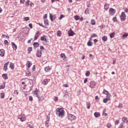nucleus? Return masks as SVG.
Here are the masks:
<instances>
[{
    "label": "nucleus",
    "instance_id": "1",
    "mask_svg": "<svg viewBox=\"0 0 128 128\" xmlns=\"http://www.w3.org/2000/svg\"><path fill=\"white\" fill-rule=\"evenodd\" d=\"M56 114L58 115V116H64V110H60V109L58 108L56 109Z\"/></svg>",
    "mask_w": 128,
    "mask_h": 128
},
{
    "label": "nucleus",
    "instance_id": "2",
    "mask_svg": "<svg viewBox=\"0 0 128 128\" xmlns=\"http://www.w3.org/2000/svg\"><path fill=\"white\" fill-rule=\"evenodd\" d=\"M126 16L124 14V12H122L120 16L121 21L124 22V20H126Z\"/></svg>",
    "mask_w": 128,
    "mask_h": 128
},
{
    "label": "nucleus",
    "instance_id": "3",
    "mask_svg": "<svg viewBox=\"0 0 128 128\" xmlns=\"http://www.w3.org/2000/svg\"><path fill=\"white\" fill-rule=\"evenodd\" d=\"M96 86V82H94V81H91L90 82V88H94Z\"/></svg>",
    "mask_w": 128,
    "mask_h": 128
},
{
    "label": "nucleus",
    "instance_id": "4",
    "mask_svg": "<svg viewBox=\"0 0 128 128\" xmlns=\"http://www.w3.org/2000/svg\"><path fill=\"white\" fill-rule=\"evenodd\" d=\"M116 12V10L115 9H114V8H110L109 10V14L110 16H114Z\"/></svg>",
    "mask_w": 128,
    "mask_h": 128
},
{
    "label": "nucleus",
    "instance_id": "5",
    "mask_svg": "<svg viewBox=\"0 0 128 128\" xmlns=\"http://www.w3.org/2000/svg\"><path fill=\"white\" fill-rule=\"evenodd\" d=\"M76 117L72 114H70L68 116V120H76Z\"/></svg>",
    "mask_w": 128,
    "mask_h": 128
},
{
    "label": "nucleus",
    "instance_id": "6",
    "mask_svg": "<svg viewBox=\"0 0 128 128\" xmlns=\"http://www.w3.org/2000/svg\"><path fill=\"white\" fill-rule=\"evenodd\" d=\"M18 118L22 122H24L26 120V116L24 115H19Z\"/></svg>",
    "mask_w": 128,
    "mask_h": 128
},
{
    "label": "nucleus",
    "instance_id": "7",
    "mask_svg": "<svg viewBox=\"0 0 128 128\" xmlns=\"http://www.w3.org/2000/svg\"><path fill=\"white\" fill-rule=\"evenodd\" d=\"M68 34L69 36H74L75 34L74 32L72 30V28H70V30L68 31Z\"/></svg>",
    "mask_w": 128,
    "mask_h": 128
},
{
    "label": "nucleus",
    "instance_id": "8",
    "mask_svg": "<svg viewBox=\"0 0 128 128\" xmlns=\"http://www.w3.org/2000/svg\"><path fill=\"white\" fill-rule=\"evenodd\" d=\"M38 36H40V31H37V32L35 34V36L34 38V40H36L38 38Z\"/></svg>",
    "mask_w": 128,
    "mask_h": 128
},
{
    "label": "nucleus",
    "instance_id": "9",
    "mask_svg": "<svg viewBox=\"0 0 128 128\" xmlns=\"http://www.w3.org/2000/svg\"><path fill=\"white\" fill-rule=\"evenodd\" d=\"M36 56L38 58H41L42 57V50L40 51L39 50H37V53L36 54Z\"/></svg>",
    "mask_w": 128,
    "mask_h": 128
},
{
    "label": "nucleus",
    "instance_id": "10",
    "mask_svg": "<svg viewBox=\"0 0 128 128\" xmlns=\"http://www.w3.org/2000/svg\"><path fill=\"white\" fill-rule=\"evenodd\" d=\"M38 90H34V92H33V94L34 96H36V98H38L40 96H38Z\"/></svg>",
    "mask_w": 128,
    "mask_h": 128
},
{
    "label": "nucleus",
    "instance_id": "11",
    "mask_svg": "<svg viewBox=\"0 0 128 128\" xmlns=\"http://www.w3.org/2000/svg\"><path fill=\"white\" fill-rule=\"evenodd\" d=\"M12 48L14 50H16V48H18V46L14 44V42H12Z\"/></svg>",
    "mask_w": 128,
    "mask_h": 128
},
{
    "label": "nucleus",
    "instance_id": "12",
    "mask_svg": "<svg viewBox=\"0 0 128 128\" xmlns=\"http://www.w3.org/2000/svg\"><path fill=\"white\" fill-rule=\"evenodd\" d=\"M4 50H0V56H4Z\"/></svg>",
    "mask_w": 128,
    "mask_h": 128
},
{
    "label": "nucleus",
    "instance_id": "13",
    "mask_svg": "<svg viewBox=\"0 0 128 128\" xmlns=\"http://www.w3.org/2000/svg\"><path fill=\"white\" fill-rule=\"evenodd\" d=\"M8 62H7L4 64V72H6L8 70Z\"/></svg>",
    "mask_w": 128,
    "mask_h": 128
},
{
    "label": "nucleus",
    "instance_id": "14",
    "mask_svg": "<svg viewBox=\"0 0 128 128\" xmlns=\"http://www.w3.org/2000/svg\"><path fill=\"white\" fill-rule=\"evenodd\" d=\"M50 16L52 22H54L56 20V16L52 15L51 14H50Z\"/></svg>",
    "mask_w": 128,
    "mask_h": 128
},
{
    "label": "nucleus",
    "instance_id": "15",
    "mask_svg": "<svg viewBox=\"0 0 128 128\" xmlns=\"http://www.w3.org/2000/svg\"><path fill=\"white\" fill-rule=\"evenodd\" d=\"M48 82H50V80L45 79L44 80L42 84H44V86H46V84H48Z\"/></svg>",
    "mask_w": 128,
    "mask_h": 128
},
{
    "label": "nucleus",
    "instance_id": "16",
    "mask_svg": "<svg viewBox=\"0 0 128 128\" xmlns=\"http://www.w3.org/2000/svg\"><path fill=\"white\" fill-rule=\"evenodd\" d=\"M94 116L95 118H98L99 116H100V114L98 112H95L94 113Z\"/></svg>",
    "mask_w": 128,
    "mask_h": 128
},
{
    "label": "nucleus",
    "instance_id": "17",
    "mask_svg": "<svg viewBox=\"0 0 128 128\" xmlns=\"http://www.w3.org/2000/svg\"><path fill=\"white\" fill-rule=\"evenodd\" d=\"M122 120L123 122H126V124H128V118L126 117H124L122 118Z\"/></svg>",
    "mask_w": 128,
    "mask_h": 128
},
{
    "label": "nucleus",
    "instance_id": "18",
    "mask_svg": "<svg viewBox=\"0 0 128 128\" xmlns=\"http://www.w3.org/2000/svg\"><path fill=\"white\" fill-rule=\"evenodd\" d=\"M50 70H52V68H50L48 66L44 68L45 72H50Z\"/></svg>",
    "mask_w": 128,
    "mask_h": 128
},
{
    "label": "nucleus",
    "instance_id": "19",
    "mask_svg": "<svg viewBox=\"0 0 128 128\" xmlns=\"http://www.w3.org/2000/svg\"><path fill=\"white\" fill-rule=\"evenodd\" d=\"M33 46L34 48H38L40 46V44L38 42H34L33 44Z\"/></svg>",
    "mask_w": 128,
    "mask_h": 128
},
{
    "label": "nucleus",
    "instance_id": "20",
    "mask_svg": "<svg viewBox=\"0 0 128 128\" xmlns=\"http://www.w3.org/2000/svg\"><path fill=\"white\" fill-rule=\"evenodd\" d=\"M102 40H103V42H106V40H108V36H102Z\"/></svg>",
    "mask_w": 128,
    "mask_h": 128
},
{
    "label": "nucleus",
    "instance_id": "21",
    "mask_svg": "<svg viewBox=\"0 0 128 128\" xmlns=\"http://www.w3.org/2000/svg\"><path fill=\"white\" fill-rule=\"evenodd\" d=\"M2 76L4 80H8V74H3L2 75Z\"/></svg>",
    "mask_w": 128,
    "mask_h": 128
},
{
    "label": "nucleus",
    "instance_id": "22",
    "mask_svg": "<svg viewBox=\"0 0 128 128\" xmlns=\"http://www.w3.org/2000/svg\"><path fill=\"white\" fill-rule=\"evenodd\" d=\"M86 106L88 110H90V102H86Z\"/></svg>",
    "mask_w": 128,
    "mask_h": 128
},
{
    "label": "nucleus",
    "instance_id": "23",
    "mask_svg": "<svg viewBox=\"0 0 128 128\" xmlns=\"http://www.w3.org/2000/svg\"><path fill=\"white\" fill-rule=\"evenodd\" d=\"M109 8L110 7L108 6V4H104V10H108Z\"/></svg>",
    "mask_w": 128,
    "mask_h": 128
},
{
    "label": "nucleus",
    "instance_id": "24",
    "mask_svg": "<svg viewBox=\"0 0 128 128\" xmlns=\"http://www.w3.org/2000/svg\"><path fill=\"white\" fill-rule=\"evenodd\" d=\"M39 102H42L44 100V96L40 97V96L38 98Z\"/></svg>",
    "mask_w": 128,
    "mask_h": 128
},
{
    "label": "nucleus",
    "instance_id": "25",
    "mask_svg": "<svg viewBox=\"0 0 128 128\" xmlns=\"http://www.w3.org/2000/svg\"><path fill=\"white\" fill-rule=\"evenodd\" d=\"M87 45L88 46H92V42L89 40L87 43Z\"/></svg>",
    "mask_w": 128,
    "mask_h": 128
},
{
    "label": "nucleus",
    "instance_id": "26",
    "mask_svg": "<svg viewBox=\"0 0 128 128\" xmlns=\"http://www.w3.org/2000/svg\"><path fill=\"white\" fill-rule=\"evenodd\" d=\"M114 32H112L110 34V38H114Z\"/></svg>",
    "mask_w": 128,
    "mask_h": 128
},
{
    "label": "nucleus",
    "instance_id": "27",
    "mask_svg": "<svg viewBox=\"0 0 128 128\" xmlns=\"http://www.w3.org/2000/svg\"><path fill=\"white\" fill-rule=\"evenodd\" d=\"M74 20H80V16H78L76 15L74 16Z\"/></svg>",
    "mask_w": 128,
    "mask_h": 128
},
{
    "label": "nucleus",
    "instance_id": "28",
    "mask_svg": "<svg viewBox=\"0 0 128 128\" xmlns=\"http://www.w3.org/2000/svg\"><path fill=\"white\" fill-rule=\"evenodd\" d=\"M28 54H30V52H32V47H30L28 48Z\"/></svg>",
    "mask_w": 128,
    "mask_h": 128
},
{
    "label": "nucleus",
    "instance_id": "29",
    "mask_svg": "<svg viewBox=\"0 0 128 128\" xmlns=\"http://www.w3.org/2000/svg\"><path fill=\"white\" fill-rule=\"evenodd\" d=\"M60 56L61 58H62V60H64V58H66V55L64 54H60Z\"/></svg>",
    "mask_w": 128,
    "mask_h": 128
},
{
    "label": "nucleus",
    "instance_id": "30",
    "mask_svg": "<svg viewBox=\"0 0 128 128\" xmlns=\"http://www.w3.org/2000/svg\"><path fill=\"white\" fill-rule=\"evenodd\" d=\"M103 94H106L108 95V92L106 90H103Z\"/></svg>",
    "mask_w": 128,
    "mask_h": 128
},
{
    "label": "nucleus",
    "instance_id": "31",
    "mask_svg": "<svg viewBox=\"0 0 128 128\" xmlns=\"http://www.w3.org/2000/svg\"><path fill=\"white\" fill-rule=\"evenodd\" d=\"M108 98H104V100H103V102L104 103V104H106V102H108Z\"/></svg>",
    "mask_w": 128,
    "mask_h": 128
},
{
    "label": "nucleus",
    "instance_id": "32",
    "mask_svg": "<svg viewBox=\"0 0 128 128\" xmlns=\"http://www.w3.org/2000/svg\"><path fill=\"white\" fill-rule=\"evenodd\" d=\"M90 71H87L86 73V76H90Z\"/></svg>",
    "mask_w": 128,
    "mask_h": 128
},
{
    "label": "nucleus",
    "instance_id": "33",
    "mask_svg": "<svg viewBox=\"0 0 128 128\" xmlns=\"http://www.w3.org/2000/svg\"><path fill=\"white\" fill-rule=\"evenodd\" d=\"M57 36H62V32L60 31H58Z\"/></svg>",
    "mask_w": 128,
    "mask_h": 128
},
{
    "label": "nucleus",
    "instance_id": "34",
    "mask_svg": "<svg viewBox=\"0 0 128 128\" xmlns=\"http://www.w3.org/2000/svg\"><path fill=\"white\" fill-rule=\"evenodd\" d=\"M10 67L11 70H14V65L13 64L11 63L10 64Z\"/></svg>",
    "mask_w": 128,
    "mask_h": 128
},
{
    "label": "nucleus",
    "instance_id": "35",
    "mask_svg": "<svg viewBox=\"0 0 128 128\" xmlns=\"http://www.w3.org/2000/svg\"><path fill=\"white\" fill-rule=\"evenodd\" d=\"M0 98H4V93H0Z\"/></svg>",
    "mask_w": 128,
    "mask_h": 128
},
{
    "label": "nucleus",
    "instance_id": "36",
    "mask_svg": "<svg viewBox=\"0 0 128 128\" xmlns=\"http://www.w3.org/2000/svg\"><path fill=\"white\" fill-rule=\"evenodd\" d=\"M112 20L114 22H118V19L116 16H114L112 18Z\"/></svg>",
    "mask_w": 128,
    "mask_h": 128
},
{
    "label": "nucleus",
    "instance_id": "37",
    "mask_svg": "<svg viewBox=\"0 0 128 128\" xmlns=\"http://www.w3.org/2000/svg\"><path fill=\"white\" fill-rule=\"evenodd\" d=\"M24 20L26 22H28V20H30V17H24Z\"/></svg>",
    "mask_w": 128,
    "mask_h": 128
},
{
    "label": "nucleus",
    "instance_id": "38",
    "mask_svg": "<svg viewBox=\"0 0 128 128\" xmlns=\"http://www.w3.org/2000/svg\"><path fill=\"white\" fill-rule=\"evenodd\" d=\"M91 24L92 26H94V24H96V21H94V20H92V21H91Z\"/></svg>",
    "mask_w": 128,
    "mask_h": 128
},
{
    "label": "nucleus",
    "instance_id": "39",
    "mask_svg": "<svg viewBox=\"0 0 128 128\" xmlns=\"http://www.w3.org/2000/svg\"><path fill=\"white\" fill-rule=\"evenodd\" d=\"M44 24L45 26H48V20H44Z\"/></svg>",
    "mask_w": 128,
    "mask_h": 128
},
{
    "label": "nucleus",
    "instance_id": "40",
    "mask_svg": "<svg viewBox=\"0 0 128 128\" xmlns=\"http://www.w3.org/2000/svg\"><path fill=\"white\" fill-rule=\"evenodd\" d=\"M88 12H90V10H88V8H87L84 11L85 14H88Z\"/></svg>",
    "mask_w": 128,
    "mask_h": 128
},
{
    "label": "nucleus",
    "instance_id": "41",
    "mask_svg": "<svg viewBox=\"0 0 128 128\" xmlns=\"http://www.w3.org/2000/svg\"><path fill=\"white\" fill-rule=\"evenodd\" d=\"M28 64L27 65V67L28 68H30V66H32V62H30L29 61H28Z\"/></svg>",
    "mask_w": 128,
    "mask_h": 128
},
{
    "label": "nucleus",
    "instance_id": "42",
    "mask_svg": "<svg viewBox=\"0 0 128 128\" xmlns=\"http://www.w3.org/2000/svg\"><path fill=\"white\" fill-rule=\"evenodd\" d=\"M98 36V35L96 34H92L91 36V38H96Z\"/></svg>",
    "mask_w": 128,
    "mask_h": 128
},
{
    "label": "nucleus",
    "instance_id": "43",
    "mask_svg": "<svg viewBox=\"0 0 128 128\" xmlns=\"http://www.w3.org/2000/svg\"><path fill=\"white\" fill-rule=\"evenodd\" d=\"M26 6H30V0H27L26 2Z\"/></svg>",
    "mask_w": 128,
    "mask_h": 128
},
{
    "label": "nucleus",
    "instance_id": "44",
    "mask_svg": "<svg viewBox=\"0 0 128 128\" xmlns=\"http://www.w3.org/2000/svg\"><path fill=\"white\" fill-rule=\"evenodd\" d=\"M45 124L46 126V128H48L49 126H48V121H46L45 122Z\"/></svg>",
    "mask_w": 128,
    "mask_h": 128
},
{
    "label": "nucleus",
    "instance_id": "45",
    "mask_svg": "<svg viewBox=\"0 0 128 128\" xmlns=\"http://www.w3.org/2000/svg\"><path fill=\"white\" fill-rule=\"evenodd\" d=\"M122 107V104H119V105L118 106V108H120Z\"/></svg>",
    "mask_w": 128,
    "mask_h": 128
},
{
    "label": "nucleus",
    "instance_id": "46",
    "mask_svg": "<svg viewBox=\"0 0 128 128\" xmlns=\"http://www.w3.org/2000/svg\"><path fill=\"white\" fill-rule=\"evenodd\" d=\"M106 126L108 128H112V125L110 124H107Z\"/></svg>",
    "mask_w": 128,
    "mask_h": 128
},
{
    "label": "nucleus",
    "instance_id": "47",
    "mask_svg": "<svg viewBox=\"0 0 128 128\" xmlns=\"http://www.w3.org/2000/svg\"><path fill=\"white\" fill-rule=\"evenodd\" d=\"M46 36H42L40 38V40H44V38H44Z\"/></svg>",
    "mask_w": 128,
    "mask_h": 128
},
{
    "label": "nucleus",
    "instance_id": "48",
    "mask_svg": "<svg viewBox=\"0 0 128 128\" xmlns=\"http://www.w3.org/2000/svg\"><path fill=\"white\" fill-rule=\"evenodd\" d=\"M29 100L30 102H32V100H33L32 96H29Z\"/></svg>",
    "mask_w": 128,
    "mask_h": 128
},
{
    "label": "nucleus",
    "instance_id": "49",
    "mask_svg": "<svg viewBox=\"0 0 128 128\" xmlns=\"http://www.w3.org/2000/svg\"><path fill=\"white\" fill-rule=\"evenodd\" d=\"M54 100V102H58V98L57 96H55Z\"/></svg>",
    "mask_w": 128,
    "mask_h": 128
},
{
    "label": "nucleus",
    "instance_id": "50",
    "mask_svg": "<svg viewBox=\"0 0 128 128\" xmlns=\"http://www.w3.org/2000/svg\"><path fill=\"white\" fill-rule=\"evenodd\" d=\"M4 88H5V86L1 85L0 86V90H2V89Z\"/></svg>",
    "mask_w": 128,
    "mask_h": 128
},
{
    "label": "nucleus",
    "instance_id": "51",
    "mask_svg": "<svg viewBox=\"0 0 128 128\" xmlns=\"http://www.w3.org/2000/svg\"><path fill=\"white\" fill-rule=\"evenodd\" d=\"M48 116H47L46 120L47 122H50V114H48Z\"/></svg>",
    "mask_w": 128,
    "mask_h": 128
},
{
    "label": "nucleus",
    "instance_id": "52",
    "mask_svg": "<svg viewBox=\"0 0 128 128\" xmlns=\"http://www.w3.org/2000/svg\"><path fill=\"white\" fill-rule=\"evenodd\" d=\"M120 124V120H116L115 122V124Z\"/></svg>",
    "mask_w": 128,
    "mask_h": 128
},
{
    "label": "nucleus",
    "instance_id": "53",
    "mask_svg": "<svg viewBox=\"0 0 128 128\" xmlns=\"http://www.w3.org/2000/svg\"><path fill=\"white\" fill-rule=\"evenodd\" d=\"M62 18H64V14H61L60 16V20H62Z\"/></svg>",
    "mask_w": 128,
    "mask_h": 128
},
{
    "label": "nucleus",
    "instance_id": "54",
    "mask_svg": "<svg viewBox=\"0 0 128 128\" xmlns=\"http://www.w3.org/2000/svg\"><path fill=\"white\" fill-rule=\"evenodd\" d=\"M122 126H124V124L122 123L120 126H119L118 128H122Z\"/></svg>",
    "mask_w": 128,
    "mask_h": 128
},
{
    "label": "nucleus",
    "instance_id": "55",
    "mask_svg": "<svg viewBox=\"0 0 128 128\" xmlns=\"http://www.w3.org/2000/svg\"><path fill=\"white\" fill-rule=\"evenodd\" d=\"M28 26L30 28H32V24H28Z\"/></svg>",
    "mask_w": 128,
    "mask_h": 128
},
{
    "label": "nucleus",
    "instance_id": "56",
    "mask_svg": "<svg viewBox=\"0 0 128 128\" xmlns=\"http://www.w3.org/2000/svg\"><path fill=\"white\" fill-rule=\"evenodd\" d=\"M46 18H48V14H45L44 16V19L46 20Z\"/></svg>",
    "mask_w": 128,
    "mask_h": 128
},
{
    "label": "nucleus",
    "instance_id": "57",
    "mask_svg": "<svg viewBox=\"0 0 128 128\" xmlns=\"http://www.w3.org/2000/svg\"><path fill=\"white\" fill-rule=\"evenodd\" d=\"M28 128H34V126L30 125V124H29L28 125Z\"/></svg>",
    "mask_w": 128,
    "mask_h": 128
},
{
    "label": "nucleus",
    "instance_id": "58",
    "mask_svg": "<svg viewBox=\"0 0 128 128\" xmlns=\"http://www.w3.org/2000/svg\"><path fill=\"white\" fill-rule=\"evenodd\" d=\"M8 44V40H5L4 41V44Z\"/></svg>",
    "mask_w": 128,
    "mask_h": 128
},
{
    "label": "nucleus",
    "instance_id": "59",
    "mask_svg": "<svg viewBox=\"0 0 128 128\" xmlns=\"http://www.w3.org/2000/svg\"><path fill=\"white\" fill-rule=\"evenodd\" d=\"M128 34H124L122 35L123 38H126L128 36Z\"/></svg>",
    "mask_w": 128,
    "mask_h": 128
},
{
    "label": "nucleus",
    "instance_id": "60",
    "mask_svg": "<svg viewBox=\"0 0 128 128\" xmlns=\"http://www.w3.org/2000/svg\"><path fill=\"white\" fill-rule=\"evenodd\" d=\"M86 82H88V78H85L84 80V84H86Z\"/></svg>",
    "mask_w": 128,
    "mask_h": 128
},
{
    "label": "nucleus",
    "instance_id": "61",
    "mask_svg": "<svg viewBox=\"0 0 128 128\" xmlns=\"http://www.w3.org/2000/svg\"><path fill=\"white\" fill-rule=\"evenodd\" d=\"M63 86H64V88H68V84H64L63 85Z\"/></svg>",
    "mask_w": 128,
    "mask_h": 128
},
{
    "label": "nucleus",
    "instance_id": "62",
    "mask_svg": "<svg viewBox=\"0 0 128 128\" xmlns=\"http://www.w3.org/2000/svg\"><path fill=\"white\" fill-rule=\"evenodd\" d=\"M44 40L45 42H46V44H48V39H46V38H45L44 39Z\"/></svg>",
    "mask_w": 128,
    "mask_h": 128
},
{
    "label": "nucleus",
    "instance_id": "63",
    "mask_svg": "<svg viewBox=\"0 0 128 128\" xmlns=\"http://www.w3.org/2000/svg\"><path fill=\"white\" fill-rule=\"evenodd\" d=\"M94 44H96V42H98V40L96 39H94Z\"/></svg>",
    "mask_w": 128,
    "mask_h": 128
},
{
    "label": "nucleus",
    "instance_id": "64",
    "mask_svg": "<svg viewBox=\"0 0 128 128\" xmlns=\"http://www.w3.org/2000/svg\"><path fill=\"white\" fill-rule=\"evenodd\" d=\"M20 4H24V0H20Z\"/></svg>",
    "mask_w": 128,
    "mask_h": 128
}]
</instances>
